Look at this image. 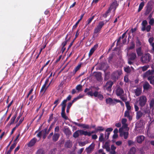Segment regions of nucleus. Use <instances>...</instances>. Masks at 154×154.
Masks as SVG:
<instances>
[{"label":"nucleus","mask_w":154,"mask_h":154,"mask_svg":"<svg viewBox=\"0 0 154 154\" xmlns=\"http://www.w3.org/2000/svg\"><path fill=\"white\" fill-rule=\"evenodd\" d=\"M104 24L103 21L99 23L98 25L94 29L93 37H96L98 36L99 32Z\"/></svg>","instance_id":"1"},{"label":"nucleus","mask_w":154,"mask_h":154,"mask_svg":"<svg viewBox=\"0 0 154 154\" xmlns=\"http://www.w3.org/2000/svg\"><path fill=\"white\" fill-rule=\"evenodd\" d=\"M142 27L141 28V30L143 31L146 30L147 32L150 31L151 28V25H147V21L145 20H143L142 23Z\"/></svg>","instance_id":"2"},{"label":"nucleus","mask_w":154,"mask_h":154,"mask_svg":"<svg viewBox=\"0 0 154 154\" xmlns=\"http://www.w3.org/2000/svg\"><path fill=\"white\" fill-rule=\"evenodd\" d=\"M151 58L150 54L149 53L145 54L143 55L141 58V61L143 63L148 62Z\"/></svg>","instance_id":"3"},{"label":"nucleus","mask_w":154,"mask_h":154,"mask_svg":"<svg viewBox=\"0 0 154 154\" xmlns=\"http://www.w3.org/2000/svg\"><path fill=\"white\" fill-rule=\"evenodd\" d=\"M146 101L147 99L145 96H142L140 97L139 100L140 106L141 107L144 106L146 102Z\"/></svg>","instance_id":"4"},{"label":"nucleus","mask_w":154,"mask_h":154,"mask_svg":"<svg viewBox=\"0 0 154 154\" xmlns=\"http://www.w3.org/2000/svg\"><path fill=\"white\" fill-rule=\"evenodd\" d=\"M113 84V82L111 81H109L107 82L104 86L105 89L107 90L108 91H111V88Z\"/></svg>","instance_id":"5"},{"label":"nucleus","mask_w":154,"mask_h":154,"mask_svg":"<svg viewBox=\"0 0 154 154\" xmlns=\"http://www.w3.org/2000/svg\"><path fill=\"white\" fill-rule=\"evenodd\" d=\"M118 5V4H117V1H115L111 4L108 10H109L110 11L111 10H112L113 13H114L116 8Z\"/></svg>","instance_id":"6"},{"label":"nucleus","mask_w":154,"mask_h":154,"mask_svg":"<svg viewBox=\"0 0 154 154\" xmlns=\"http://www.w3.org/2000/svg\"><path fill=\"white\" fill-rule=\"evenodd\" d=\"M106 102L107 103L111 104L115 103V102H120V101L119 100L117 99L112 100L111 98H109L106 99Z\"/></svg>","instance_id":"7"},{"label":"nucleus","mask_w":154,"mask_h":154,"mask_svg":"<svg viewBox=\"0 0 154 154\" xmlns=\"http://www.w3.org/2000/svg\"><path fill=\"white\" fill-rule=\"evenodd\" d=\"M124 129H125L126 131H128L129 130V128L128 127V125L127 124L122 125V127L119 129V132L120 133V136H122V134L123 133V130Z\"/></svg>","instance_id":"8"},{"label":"nucleus","mask_w":154,"mask_h":154,"mask_svg":"<svg viewBox=\"0 0 154 154\" xmlns=\"http://www.w3.org/2000/svg\"><path fill=\"white\" fill-rule=\"evenodd\" d=\"M95 146L94 143H92L86 149V151L87 153H90L92 151Z\"/></svg>","instance_id":"9"},{"label":"nucleus","mask_w":154,"mask_h":154,"mask_svg":"<svg viewBox=\"0 0 154 154\" xmlns=\"http://www.w3.org/2000/svg\"><path fill=\"white\" fill-rule=\"evenodd\" d=\"M37 141V139L34 138L32 139L30 142L28 143L27 146L29 147H31L34 146Z\"/></svg>","instance_id":"10"},{"label":"nucleus","mask_w":154,"mask_h":154,"mask_svg":"<svg viewBox=\"0 0 154 154\" xmlns=\"http://www.w3.org/2000/svg\"><path fill=\"white\" fill-rule=\"evenodd\" d=\"M110 142L108 141L105 143L104 145L103 146V147L106 149L107 151L109 152L110 151Z\"/></svg>","instance_id":"11"},{"label":"nucleus","mask_w":154,"mask_h":154,"mask_svg":"<svg viewBox=\"0 0 154 154\" xmlns=\"http://www.w3.org/2000/svg\"><path fill=\"white\" fill-rule=\"evenodd\" d=\"M116 94L118 96L122 95L124 93L123 90L119 87H118L116 90Z\"/></svg>","instance_id":"12"},{"label":"nucleus","mask_w":154,"mask_h":154,"mask_svg":"<svg viewBox=\"0 0 154 154\" xmlns=\"http://www.w3.org/2000/svg\"><path fill=\"white\" fill-rule=\"evenodd\" d=\"M145 137L143 135L138 136L136 138V141L139 143H141L144 140Z\"/></svg>","instance_id":"13"},{"label":"nucleus","mask_w":154,"mask_h":154,"mask_svg":"<svg viewBox=\"0 0 154 154\" xmlns=\"http://www.w3.org/2000/svg\"><path fill=\"white\" fill-rule=\"evenodd\" d=\"M98 47L97 45H95L90 50L89 53V56H91L93 53L94 51L97 49Z\"/></svg>","instance_id":"14"},{"label":"nucleus","mask_w":154,"mask_h":154,"mask_svg":"<svg viewBox=\"0 0 154 154\" xmlns=\"http://www.w3.org/2000/svg\"><path fill=\"white\" fill-rule=\"evenodd\" d=\"M136 57V55L135 53H131L129 55V59L131 60H134Z\"/></svg>","instance_id":"15"},{"label":"nucleus","mask_w":154,"mask_h":154,"mask_svg":"<svg viewBox=\"0 0 154 154\" xmlns=\"http://www.w3.org/2000/svg\"><path fill=\"white\" fill-rule=\"evenodd\" d=\"M17 116V114H15L14 116H13L11 119L10 120V121L9 124V125H11L12 124H13L15 120V119Z\"/></svg>","instance_id":"16"},{"label":"nucleus","mask_w":154,"mask_h":154,"mask_svg":"<svg viewBox=\"0 0 154 154\" xmlns=\"http://www.w3.org/2000/svg\"><path fill=\"white\" fill-rule=\"evenodd\" d=\"M129 111H126L124 114V116L125 117H127L128 118L129 120H131L132 119L130 115Z\"/></svg>","instance_id":"17"},{"label":"nucleus","mask_w":154,"mask_h":154,"mask_svg":"<svg viewBox=\"0 0 154 154\" xmlns=\"http://www.w3.org/2000/svg\"><path fill=\"white\" fill-rule=\"evenodd\" d=\"M63 131L67 135H69L71 134V132L68 128H65L63 129Z\"/></svg>","instance_id":"18"},{"label":"nucleus","mask_w":154,"mask_h":154,"mask_svg":"<svg viewBox=\"0 0 154 154\" xmlns=\"http://www.w3.org/2000/svg\"><path fill=\"white\" fill-rule=\"evenodd\" d=\"M81 134L90 136H91L90 132H87V131L81 130Z\"/></svg>","instance_id":"19"},{"label":"nucleus","mask_w":154,"mask_h":154,"mask_svg":"<svg viewBox=\"0 0 154 154\" xmlns=\"http://www.w3.org/2000/svg\"><path fill=\"white\" fill-rule=\"evenodd\" d=\"M81 134V130H78L75 132L73 134V136L75 138H76L78 137L79 135V134Z\"/></svg>","instance_id":"20"},{"label":"nucleus","mask_w":154,"mask_h":154,"mask_svg":"<svg viewBox=\"0 0 154 154\" xmlns=\"http://www.w3.org/2000/svg\"><path fill=\"white\" fill-rule=\"evenodd\" d=\"M59 137V134H54L53 137V140L55 141L57 140Z\"/></svg>","instance_id":"21"},{"label":"nucleus","mask_w":154,"mask_h":154,"mask_svg":"<svg viewBox=\"0 0 154 154\" xmlns=\"http://www.w3.org/2000/svg\"><path fill=\"white\" fill-rule=\"evenodd\" d=\"M141 92V89L140 88H137L136 89L135 91L136 95L137 96H139Z\"/></svg>","instance_id":"22"},{"label":"nucleus","mask_w":154,"mask_h":154,"mask_svg":"<svg viewBox=\"0 0 154 154\" xmlns=\"http://www.w3.org/2000/svg\"><path fill=\"white\" fill-rule=\"evenodd\" d=\"M136 151V149L135 148L132 147L130 149L128 154H135Z\"/></svg>","instance_id":"23"},{"label":"nucleus","mask_w":154,"mask_h":154,"mask_svg":"<svg viewBox=\"0 0 154 154\" xmlns=\"http://www.w3.org/2000/svg\"><path fill=\"white\" fill-rule=\"evenodd\" d=\"M150 85L148 83L146 82L143 85V87L144 89L147 90L149 88Z\"/></svg>","instance_id":"24"},{"label":"nucleus","mask_w":154,"mask_h":154,"mask_svg":"<svg viewBox=\"0 0 154 154\" xmlns=\"http://www.w3.org/2000/svg\"><path fill=\"white\" fill-rule=\"evenodd\" d=\"M95 76L98 80H100L101 79V74L100 72L96 73Z\"/></svg>","instance_id":"25"},{"label":"nucleus","mask_w":154,"mask_h":154,"mask_svg":"<svg viewBox=\"0 0 154 154\" xmlns=\"http://www.w3.org/2000/svg\"><path fill=\"white\" fill-rule=\"evenodd\" d=\"M78 125L79 126L82 127L83 128L88 129L89 128V126L88 125L85 124H79Z\"/></svg>","instance_id":"26"},{"label":"nucleus","mask_w":154,"mask_h":154,"mask_svg":"<svg viewBox=\"0 0 154 154\" xmlns=\"http://www.w3.org/2000/svg\"><path fill=\"white\" fill-rule=\"evenodd\" d=\"M144 2H141L139 5V9H138V11H140L143 8L144 6Z\"/></svg>","instance_id":"27"},{"label":"nucleus","mask_w":154,"mask_h":154,"mask_svg":"<svg viewBox=\"0 0 154 154\" xmlns=\"http://www.w3.org/2000/svg\"><path fill=\"white\" fill-rule=\"evenodd\" d=\"M143 115V113L140 111H138L137 113L136 118L137 119H138L141 117Z\"/></svg>","instance_id":"28"},{"label":"nucleus","mask_w":154,"mask_h":154,"mask_svg":"<svg viewBox=\"0 0 154 154\" xmlns=\"http://www.w3.org/2000/svg\"><path fill=\"white\" fill-rule=\"evenodd\" d=\"M128 132H123V133L122 134V136H123V135L124 136V138L125 139H126L128 137Z\"/></svg>","instance_id":"29"},{"label":"nucleus","mask_w":154,"mask_h":154,"mask_svg":"<svg viewBox=\"0 0 154 154\" xmlns=\"http://www.w3.org/2000/svg\"><path fill=\"white\" fill-rule=\"evenodd\" d=\"M136 51L138 56H140L142 54V53L141 51V49L140 48H139L136 49Z\"/></svg>","instance_id":"30"},{"label":"nucleus","mask_w":154,"mask_h":154,"mask_svg":"<svg viewBox=\"0 0 154 154\" xmlns=\"http://www.w3.org/2000/svg\"><path fill=\"white\" fill-rule=\"evenodd\" d=\"M125 105L127 107V111H129L131 110V107L129 105V103L128 102H125Z\"/></svg>","instance_id":"31"},{"label":"nucleus","mask_w":154,"mask_h":154,"mask_svg":"<svg viewBox=\"0 0 154 154\" xmlns=\"http://www.w3.org/2000/svg\"><path fill=\"white\" fill-rule=\"evenodd\" d=\"M84 14H82L81 16V17H80V19L78 20V21L76 22V24H75V25H74L73 26V27L74 28H75L76 27V26H77L78 25V24L79 23V22L80 21V20L82 19V18L83 16H84Z\"/></svg>","instance_id":"32"},{"label":"nucleus","mask_w":154,"mask_h":154,"mask_svg":"<svg viewBox=\"0 0 154 154\" xmlns=\"http://www.w3.org/2000/svg\"><path fill=\"white\" fill-rule=\"evenodd\" d=\"M82 86L81 85H79L76 87V89L78 91H82Z\"/></svg>","instance_id":"33"},{"label":"nucleus","mask_w":154,"mask_h":154,"mask_svg":"<svg viewBox=\"0 0 154 154\" xmlns=\"http://www.w3.org/2000/svg\"><path fill=\"white\" fill-rule=\"evenodd\" d=\"M148 79L150 81V83L151 84H154V79H152V76H149L148 77Z\"/></svg>","instance_id":"34"},{"label":"nucleus","mask_w":154,"mask_h":154,"mask_svg":"<svg viewBox=\"0 0 154 154\" xmlns=\"http://www.w3.org/2000/svg\"><path fill=\"white\" fill-rule=\"evenodd\" d=\"M104 130V128L102 127L101 126L98 127L95 129V130L97 132L98 131H103Z\"/></svg>","instance_id":"35"},{"label":"nucleus","mask_w":154,"mask_h":154,"mask_svg":"<svg viewBox=\"0 0 154 154\" xmlns=\"http://www.w3.org/2000/svg\"><path fill=\"white\" fill-rule=\"evenodd\" d=\"M104 134L103 133H101L100 134V136L99 137V140L100 141L102 142L103 140H104Z\"/></svg>","instance_id":"36"},{"label":"nucleus","mask_w":154,"mask_h":154,"mask_svg":"<svg viewBox=\"0 0 154 154\" xmlns=\"http://www.w3.org/2000/svg\"><path fill=\"white\" fill-rule=\"evenodd\" d=\"M149 23L150 25H152L154 23V19H151L149 20Z\"/></svg>","instance_id":"37"},{"label":"nucleus","mask_w":154,"mask_h":154,"mask_svg":"<svg viewBox=\"0 0 154 154\" xmlns=\"http://www.w3.org/2000/svg\"><path fill=\"white\" fill-rule=\"evenodd\" d=\"M81 67V65H78L75 69L74 70V73H75L76 72L80 69Z\"/></svg>","instance_id":"38"},{"label":"nucleus","mask_w":154,"mask_h":154,"mask_svg":"<svg viewBox=\"0 0 154 154\" xmlns=\"http://www.w3.org/2000/svg\"><path fill=\"white\" fill-rule=\"evenodd\" d=\"M149 67V66L148 65L142 67H141L142 70L143 71H144L146 70Z\"/></svg>","instance_id":"39"},{"label":"nucleus","mask_w":154,"mask_h":154,"mask_svg":"<svg viewBox=\"0 0 154 154\" xmlns=\"http://www.w3.org/2000/svg\"><path fill=\"white\" fill-rule=\"evenodd\" d=\"M17 142H14L13 144H12L10 147L11 150H13L16 146Z\"/></svg>","instance_id":"40"},{"label":"nucleus","mask_w":154,"mask_h":154,"mask_svg":"<svg viewBox=\"0 0 154 154\" xmlns=\"http://www.w3.org/2000/svg\"><path fill=\"white\" fill-rule=\"evenodd\" d=\"M115 144L117 146H120L122 144V142L121 141L119 140L116 142Z\"/></svg>","instance_id":"41"},{"label":"nucleus","mask_w":154,"mask_h":154,"mask_svg":"<svg viewBox=\"0 0 154 154\" xmlns=\"http://www.w3.org/2000/svg\"><path fill=\"white\" fill-rule=\"evenodd\" d=\"M61 114L62 117L64 119H66V120L68 119V117L65 114V112H61Z\"/></svg>","instance_id":"42"},{"label":"nucleus","mask_w":154,"mask_h":154,"mask_svg":"<svg viewBox=\"0 0 154 154\" xmlns=\"http://www.w3.org/2000/svg\"><path fill=\"white\" fill-rule=\"evenodd\" d=\"M134 47L135 44L133 42H132L131 43V45L130 46L128 49L129 50L132 49L134 48Z\"/></svg>","instance_id":"43"},{"label":"nucleus","mask_w":154,"mask_h":154,"mask_svg":"<svg viewBox=\"0 0 154 154\" xmlns=\"http://www.w3.org/2000/svg\"><path fill=\"white\" fill-rule=\"evenodd\" d=\"M150 107H152L154 106V100L152 99L151 100L149 104Z\"/></svg>","instance_id":"44"},{"label":"nucleus","mask_w":154,"mask_h":154,"mask_svg":"<svg viewBox=\"0 0 154 154\" xmlns=\"http://www.w3.org/2000/svg\"><path fill=\"white\" fill-rule=\"evenodd\" d=\"M94 16H93L92 17L89 18L88 20V24H89L92 21V20L94 19Z\"/></svg>","instance_id":"45"},{"label":"nucleus","mask_w":154,"mask_h":154,"mask_svg":"<svg viewBox=\"0 0 154 154\" xmlns=\"http://www.w3.org/2000/svg\"><path fill=\"white\" fill-rule=\"evenodd\" d=\"M110 11H109V10H108L105 13V14L103 15V17L105 18H106L107 16L108 15V14L110 12Z\"/></svg>","instance_id":"46"},{"label":"nucleus","mask_w":154,"mask_h":154,"mask_svg":"<svg viewBox=\"0 0 154 154\" xmlns=\"http://www.w3.org/2000/svg\"><path fill=\"white\" fill-rule=\"evenodd\" d=\"M153 39L154 38L153 37H150L149 38L148 41L150 45L153 43H152V42L153 41Z\"/></svg>","instance_id":"47"},{"label":"nucleus","mask_w":154,"mask_h":154,"mask_svg":"<svg viewBox=\"0 0 154 154\" xmlns=\"http://www.w3.org/2000/svg\"><path fill=\"white\" fill-rule=\"evenodd\" d=\"M124 70L125 72L128 73L129 72L131 71L130 68L129 67L125 68Z\"/></svg>","instance_id":"48"},{"label":"nucleus","mask_w":154,"mask_h":154,"mask_svg":"<svg viewBox=\"0 0 154 154\" xmlns=\"http://www.w3.org/2000/svg\"><path fill=\"white\" fill-rule=\"evenodd\" d=\"M151 74V72L150 70H148L144 74L145 76H147Z\"/></svg>","instance_id":"49"},{"label":"nucleus","mask_w":154,"mask_h":154,"mask_svg":"<svg viewBox=\"0 0 154 154\" xmlns=\"http://www.w3.org/2000/svg\"><path fill=\"white\" fill-rule=\"evenodd\" d=\"M127 121V120L125 118L123 119L122 120V125H124L125 124H126V122Z\"/></svg>","instance_id":"50"},{"label":"nucleus","mask_w":154,"mask_h":154,"mask_svg":"<svg viewBox=\"0 0 154 154\" xmlns=\"http://www.w3.org/2000/svg\"><path fill=\"white\" fill-rule=\"evenodd\" d=\"M116 148V146H115L114 144L111 145V149L112 150H115Z\"/></svg>","instance_id":"51"},{"label":"nucleus","mask_w":154,"mask_h":154,"mask_svg":"<svg viewBox=\"0 0 154 154\" xmlns=\"http://www.w3.org/2000/svg\"><path fill=\"white\" fill-rule=\"evenodd\" d=\"M141 43L140 40L137 39L136 41V45L137 46H139L141 45Z\"/></svg>","instance_id":"52"},{"label":"nucleus","mask_w":154,"mask_h":154,"mask_svg":"<svg viewBox=\"0 0 154 154\" xmlns=\"http://www.w3.org/2000/svg\"><path fill=\"white\" fill-rule=\"evenodd\" d=\"M116 75L118 74L119 75H121L122 74V71L121 70H118L117 72H116Z\"/></svg>","instance_id":"53"},{"label":"nucleus","mask_w":154,"mask_h":154,"mask_svg":"<svg viewBox=\"0 0 154 154\" xmlns=\"http://www.w3.org/2000/svg\"><path fill=\"white\" fill-rule=\"evenodd\" d=\"M134 142L131 140L128 141V144L129 146L132 145L134 144Z\"/></svg>","instance_id":"54"},{"label":"nucleus","mask_w":154,"mask_h":154,"mask_svg":"<svg viewBox=\"0 0 154 154\" xmlns=\"http://www.w3.org/2000/svg\"><path fill=\"white\" fill-rule=\"evenodd\" d=\"M80 97H77L74 99L72 101V102L73 103L74 102L76 101L77 100L80 98Z\"/></svg>","instance_id":"55"},{"label":"nucleus","mask_w":154,"mask_h":154,"mask_svg":"<svg viewBox=\"0 0 154 154\" xmlns=\"http://www.w3.org/2000/svg\"><path fill=\"white\" fill-rule=\"evenodd\" d=\"M62 106V112H65V110L66 108V106L65 105H61Z\"/></svg>","instance_id":"56"},{"label":"nucleus","mask_w":154,"mask_h":154,"mask_svg":"<svg viewBox=\"0 0 154 154\" xmlns=\"http://www.w3.org/2000/svg\"><path fill=\"white\" fill-rule=\"evenodd\" d=\"M92 139L95 140L97 138V136L96 134H94L92 135Z\"/></svg>","instance_id":"57"},{"label":"nucleus","mask_w":154,"mask_h":154,"mask_svg":"<svg viewBox=\"0 0 154 154\" xmlns=\"http://www.w3.org/2000/svg\"><path fill=\"white\" fill-rule=\"evenodd\" d=\"M20 146L19 145H18L17 146V147L14 150V153L16 152L20 149Z\"/></svg>","instance_id":"58"},{"label":"nucleus","mask_w":154,"mask_h":154,"mask_svg":"<svg viewBox=\"0 0 154 154\" xmlns=\"http://www.w3.org/2000/svg\"><path fill=\"white\" fill-rule=\"evenodd\" d=\"M44 151L43 149H40L39 150V154H44Z\"/></svg>","instance_id":"59"},{"label":"nucleus","mask_w":154,"mask_h":154,"mask_svg":"<svg viewBox=\"0 0 154 154\" xmlns=\"http://www.w3.org/2000/svg\"><path fill=\"white\" fill-rule=\"evenodd\" d=\"M46 85H44L43 87L42 88L41 90V92H44V90L45 89Z\"/></svg>","instance_id":"60"},{"label":"nucleus","mask_w":154,"mask_h":154,"mask_svg":"<svg viewBox=\"0 0 154 154\" xmlns=\"http://www.w3.org/2000/svg\"><path fill=\"white\" fill-rule=\"evenodd\" d=\"M124 81L126 82H128V77L127 75H126L124 77Z\"/></svg>","instance_id":"61"},{"label":"nucleus","mask_w":154,"mask_h":154,"mask_svg":"<svg viewBox=\"0 0 154 154\" xmlns=\"http://www.w3.org/2000/svg\"><path fill=\"white\" fill-rule=\"evenodd\" d=\"M118 137V135L117 134H114L113 136L112 137L113 139H116Z\"/></svg>","instance_id":"62"},{"label":"nucleus","mask_w":154,"mask_h":154,"mask_svg":"<svg viewBox=\"0 0 154 154\" xmlns=\"http://www.w3.org/2000/svg\"><path fill=\"white\" fill-rule=\"evenodd\" d=\"M97 97L100 100H102L103 98V96L100 94H99Z\"/></svg>","instance_id":"63"},{"label":"nucleus","mask_w":154,"mask_h":154,"mask_svg":"<svg viewBox=\"0 0 154 154\" xmlns=\"http://www.w3.org/2000/svg\"><path fill=\"white\" fill-rule=\"evenodd\" d=\"M67 101V100H64L62 102L61 105H65L66 106V103Z\"/></svg>","instance_id":"64"}]
</instances>
